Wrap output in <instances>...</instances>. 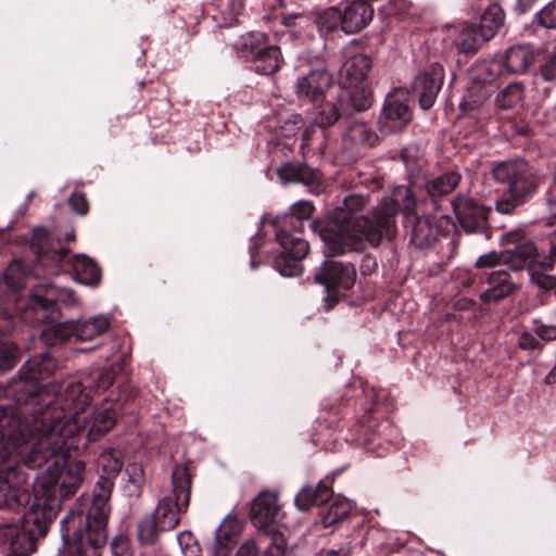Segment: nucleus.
<instances>
[{
	"label": "nucleus",
	"instance_id": "1",
	"mask_svg": "<svg viewBox=\"0 0 556 556\" xmlns=\"http://www.w3.org/2000/svg\"><path fill=\"white\" fill-rule=\"evenodd\" d=\"M46 432H34L25 446L24 463L29 467L47 465L45 473L35 485L33 502L25 511L27 521L37 525V533L49 530L52 521L61 509L62 498L76 493L85 478V464L81 460L66 462L71 448L77 447L74 424Z\"/></svg>",
	"mask_w": 556,
	"mask_h": 556
},
{
	"label": "nucleus",
	"instance_id": "2",
	"mask_svg": "<svg viewBox=\"0 0 556 556\" xmlns=\"http://www.w3.org/2000/svg\"><path fill=\"white\" fill-rule=\"evenodd\" d=\"M414 206L412 191L403 186L394 188L391 195L375 207L369 195L352 193L329 213L326 224L314 220L312 228L332 255L361 252L368 245L377 247L383 237L391 239L395 235L399 211L408 218Z\"/></svg>",
	"mask_w": 556,
	"mask_h": 556
},
{
	"label": "nucleus",
	"instance_id": "3",
	"mask_svg": "<svg viewBox=\"0 0 556 556\" xmlns=\"http://www.w3.org/2000/svg\"><path fill=\"white\" fill-rule=\"evenodd\" d=\"M99 466L108 477L99 478L86 516L70 511L61 520L62 539L71 543L76 556H101L106 542V525L111 511L109 501L114 485L110 476L121 471V454L113 450L101 453Z\"/></svg>",
	"mask_w": 556,
	"mask_h": 556
},
{
	"label": "nucleus",
	"instance_id": "4",
	"mask_svg": "<svg viewBox=\"0 0 556 556\" xmlns=\"http://www.w3.org/2000/svg\"><path fill=\"white\" fill-rule=\"evenodd\" d=\"M496 181L508 187L510 199L496 202V210L502 214L511 213L527 197L533 194L539 185V178L532 168L523 161H504L493 168Z\"/></svg>",
	"mask_w": 556,
	"mask_h": 556
},
{
	"label": "nucleus",
	"instance_id": "5",
	"mask_svg": "<svg viewBox=\"0 0 556 556\" xmlns=\"http://www.w3.org/2000/svg\"><path fill=\"white\" fill-rule=\"evenodd\" d=\"M33 496L27 488V476L11 453L0 454V509L22 514L30 506Z\"/></svg>",
	"mask_w": 556,
	"mask_h": 556
},
{
	"label": "nucleus",
	"instance_id": "6",
	"mask_svg": "<svg viewBox=\"0 0 556 556\" xmlns=\"http://www.w3.org/2000/svg\"><path fill=\"white\" fill-rule=\"evenodd\" d=\"M191 478L186 466H176L172 471V491L162 496L150 514L162 523L161 528L173 530L190 502Z\"/></svg>",
	"mask_w": 556,
	"mask_h": 556
},
{
	"label": "nucleus",
	"instance_id": "7",
	"mask_svg": "<svg viewBox=\"0 0 556 556\" xmlns=\"http://www.w3.org/2000/svg\"><path fill=\"white\" fill-rule=\"evenodd\" d=\"M15 301L22 320L29 324L43 323L49 307L53 304L62 303L71 306L77 303V299L70 289L54 285L47 287L43 295H30L26 304L21 299Z\"/></svg>",
	"mask_w": 556,
	"mask_h": 556
},
{
	"label": "nucleus",
	"instance_id": "8",
	"mask_svg": "<svg viewBox=\"0 0 556 556\" xmlns=\"http://www.w3.org/2000/svg\"><path fill=\"white\" fill-rule=\"evenodd\" d=\"M54 368L53 359L48 355H42L40 359L27 361L18 371V378L9 383L8 392L14 396L18 404L27 402L37 395L39 388L38 381L49 376Z\"/></svg>",
	"mask_w": 556,
	"mask_h": 556
},
{
	"label": "nucleus",
	"instance_id": "9",
	"mask_svg": "<svg viewBox=\"0 0 556 556\" xmlns=\"http://www.w3.org/2000/svg\"><path fill=\"white\" fill-rule=\"evenodd\" d=\"M276 238L281 247L280 255L276 260L278 271L286 277L300 275L302 273L301 260L308 253V243L283 227L277 229Z\"/></svg>",
	"mask_w": 556,
	"mask_h": 556
},
{
	"label": "nucleus",
	"instance_id": "10",
	"mask_svg": "<svg viewBox=\"0 0 556 556\" xmlns=\"http://www.w3.org/2000/svg\"><path fill=\"white\" fill-rule=\"evenodd\" d=\"M412 118L408 92L402 88L393 89L384 99L379 117L380 131L386 135L401 131L410 123Z\"/></svg>",
	"mask_w": 556,
	"mask_h": 556
},
{
	"label": "nucleus",
	"instance_id": "11",
	"mask_svg": "<svg viewBox=\"0 0 556 556\" xmlns=\"http://www.w3.org/2000/svg\"><path fill=\"white\" fill-rule=\"evenodd\" d=\"M63 397L70 410V417L65 419L56 418L50 422L42 420L40 427L37 428L35 432H46L51 431V429L54 431L56 427L59 428V426L62 425L63 428L70 422L77 427L76 434L79 432L81 415L84 414L85 407L90 403V396L84 391V387L80 382L72 381L67 384ZM61 431L64 432L63 429Z\"/></svg>",
	"mask_w": 556,
	"mask_h": 556
},
{
	"label": "nucleus",
	"instance_id": "12",
	"mask_svg": "<svg viewBox=\"0 0 556 556\" xmlns=\"http://www.w3.org/2000/svg\"><path fill=\"white\" fill-rule=\"evenodd\" d=\"M37 525H30L24 515V527L7 525L0 529V541L9 546L7 556H28L35 549L36 541L43 538L48 530L37 533Z\"/></svg>",
	"mask_w": 556,
	"mask_h": 556
},
{
	"label": "nucleus",
	"instance_id": "13",
	"mask_svg": "<svg viewBox=\"0 0 556 556\" xmlns=\"http://www.w3.org/2000/svg\"><path fill=\"white\" fill-rule=\"evenodd\" d=\"M355 269L349 264H342L334 261L326 260L324 262L321 273L315 276V281L325 286L329 298L326 302V308L330 309L336 303L333 299L337 290L350 289L355 280Z\"/></svg>",
	"mask_w": 556,
	"mask_h": 556
},
{
	"label": "nucleus",
	"instance_id": "14",
	"mask_svg": "<svg viewBox=\"0 0 556 556\" xmlns=\"http://www.w3.org/2000/svg\"><path fill=\"white\" fill-rule=\"evenodd\" d=\"M453 227L452 220L444 214L422 215L414 220L410 241L415 247L426 249Z\"/></svg>",
	"mask_w": 556,
	"mask_h": 556
},
{
	"label": "nucleus",
	"instance_id": "15",
	"mask_svg": "<svg viewBox=\"0 0 556 556\" xmlns=\"http://www.w3.org/2000/svg\"><path fill=\"white\" fill-rule=\"evenodd\" d=\"M330 14L341 21V29L346 34H354L365 28L374 16L370 4L355 0L346 3L341 10H332Z\"/></svg>",
	"mask_w": 556,
	"mask_h": 556
},
{
	"label": "nucleus",
	"instance_id": "16",
	"mask_svg": "<svg viewBox=\"0 0 556 556\" xmlns=\"http://www.w3.org/2000/svg\"><path fill=\"white\" fill-rule=\"evenodd\" d=\"M344 61L340 67L341 77L346 78L349 86L361 83L370 70V59L358 51V46L352 41L343 49Z\"/></svg>",
	"mask_w": 556,
	"mask_h": 556
},
{
	"label": "nucleus",
	"instance_id": "17",
	"mask_svg": "<svg viewBox=\"0 0 556 556\" xmlns=\"http://www.w3.org/2000/svg\"><path fill=\"white\" fill-rule=\"evenodd\" d=\"M452 205L458 223L467 232H476L483 228L486 211L484 207L478 205L471 198L458 195L452 202Z\"/></svg>",
	"mask_w": 556,
	"mask_h": 556
},
{
	"label": "nucleus",
	"instance_id": "18",
	"mask_svg": "<svg viewBox=\"0 0 556 556\" xmlns=\"http://www.w3.org/2000/svg\"><path fill=\"white\" fill-rule=\"evenodd\" d=\"M332 75L323 68L311 71L307 75L299 77L296 93L309 101H318L332 86Z\"/></svg>",
	"mask_w": 556,
	"mask_h": 556
},
{
	"label": "nucleus",
	"instance_id": "19",
	"mask_svg": "<svg viewBox=\"0 0 556 556\" xmlns=\"http://www.w3.org/2000/svg\"><path fill=\"white\" fill-rule=\"evenodd\" d=\"M443 70L437 65L429 72L418 75L414 81V91L419 98V104L424 110L430 109L441 89Z\"/></svg>",
	"mask_w": 556,
	"mask_h": 556
},
{
	"label": "nucleus",
	"instance_id": "20",
	"mask_svg": "<svg viewBox=\"0 0 556 556\" xmlns=\"http://www.w3.org/2000/svg\"><path fill=\"white\" fill-rule=\"evenodd\" d=\"M279 511L278 497L273 492H262L254 498L250 509V518L252 523L264 529L275 522Z\"/></svg>",
	"mask_w": 556,
	"mask_h": 556
},
{
	"label": "nucleus",
	"instance_id": "21",
	"mask_svg": "<svg viewBox=\"0 0 556 556\" xmlns=\"http://www.w3.org/2000/svg\"><path fill=\"white\" fill-rule=\"evenodd\" d=\"M116 417V407L113 405L98 408L91 416L81 415L79 431L88 428L91 437L102 435L113 428Z\"/></svg>",
	"mask_w": 556,
	"mask_h": 556
},
{
	"label": "nucleus",
	"instance_id": "22",
	"mask_svg": "<svg viewBox=\"0 0 556 556\" xmlns=\"http://www.w3.org/2000/svg\"><path fill=\"white\" fill-rule=\"evenodd\" d=\"M452 36L454 46L462 53H473L488 41L479 26L466 23L454 27Z\"/></svg>",
	"mask_w": 556,
	"mask_h": 556
},
{
	"label": "nucleus",
	"instance_id": "23",
	"mask_svg": "<svg viewBox=\"0 0 556 556\" xmlns=\"http://www.w3.org/2000/svg\"><path fill=\"white\" fill-rule=\"evenodd\" d=\"M505 265L510 270H519L525 267H536L539 262H543L532 242H525L517 245L511 251H504Z\"/></svg>",
	"mask_w": 556,
	"mask_h": 556
},
{
	"label": "nucleus",
	"instance_id": "24",
	"mask_svg": "<svg viewBox=\"0 0 556 556\" xmlns=\"http://www.w3.org/2000/svg\"><path fill=\"white\" fill-rule=\"evenodd\" d=\"M488 282L490 288L480 294V299L483 303L497 302L515 290V283L504 270L492 271L488 278Z\"/></svg>",
	"mask_w": 556,
	"mask_h": 556
},
{
	"label": "nucleus",
	"instance_id": "25",
	"mask_svg": "<svg viewBox=\"0 0 556 556\" xmlns=\"http://www.w3.org/2000/svg\"><path fill=\"white\" fill-rule=\"evenodd\" d=\"M331 482L328 479L320 480L315 489L304 486L295 496V505L300 510H307L313 505L321 504L329 500Z\"/></svg>",
	"mask_w": 556,
	"mask_h": 556
},
{
	"label": "nucleus",
	"instance_id": "26",
	"mask_svg": "<svg viewBox=\"0 0 556 556\" xmlns=\"http://www.w3.org/2000/svg\"><path fill=\"white\" fill-rule=\"evenodd\" d=\"M68 265L75 280L83 285H93L100 280V270L97 264L86 255H75L70 260Z\"/></svg>",
	"mask_w": 556,
	"mask_h": 556
},
{
	"label": "nucleus",
	"instance_id": "27",
	"mask_svg": "<svg viewBox=\"0 0 556 556\" xmlns=\"http://www.w3.org/2000/svg\"><path fill=\"white\" fill-rule=\"evenodd\" d=\"M533 61V51L523 45L510 47L505 54V66L509 73H525Z\"/></svg>",
	"mask_w": 556,
	"mask_h": 556
},
{
	"label": "nucleus",
	"instance_id": "28",
	"mask_svg": "<svg viewBox=\"0 0 556 556\" xmlns=\"http://www.w3.org/2000/svg\"><path fill=\"white\" fill-rule=\"evenodd\" d=\"M330 502L326 510L321 514L320 522L324 528L336 526L344 520L351 513L352 503L340 495L330 497Z\"/></svg>",
	"mask_w": 556,
	"mask_h": 556
},
{
	"label": "nucleus",
	"instance_id": "29",
	"mask_svg": "<svg viewBox=\"0 0 556 556\" xmlns=\"http://www.w3.org/2000/svg\"><path fill=\"white\" fill-rule=\"evenodd\" d=\"M277 174L283 184L301 182L311 186L317 179L316 172L306 165L285 164L277 169Z\"/></svg>",
	"mask_w": 556,
	"mask_h": 556
},
{
	"label": "nucleus",
	"instance_id": "30",
	"mask_svg": "<svg viewBox=\"0 0 556 556\" xmlns=\"http://www.w3.org/2000/svg\"><path fill=\"white\" fill-rule=\"evenodd\" d=\"M281 53L278 47L268 46L256 51L254 68L263 75L274 74L280 66Z\"/></svg>",
	"mask_w": 556,
	"mask_h": 556
},
{
	"label": "nucleus",
	"instance_id": "31",
	"mask_svg": "<svg viewBox=\"0 0 556 556\" xmlns=\"http://www.w3.org/2000/svg\"><path fill=\"white\" fill-rule=\"evenodd\" d=\"M162 523L157 521L151 514L144 515L137 523V538L141 545H154L159 536L168 531L166 528H161Z\"/></svg>",
	"mask_w": 556,
	"mask_h": 556
},
{
	"label": "nucleus",
	"instance_id": "32",
	"mask_svg": "<svg viewBox=\"0 0 556 556\" xmlns=\"http://www.w3.org/2000/svg\"><path fill=\"white\" fill-rule=\"evenodd\" d=\"M504 18L502 8L496 3H492L482 13L478 26L484 37L490 40L504 24Z\"/></svg>",
	"mask_w": 556,
	"mask_h": 556
},
{
	"label": "nucleus",
	"instance_id": "33",
	"mask_svg": "<svg viewBox=\"0 0 556 556\" xmlns=\"http://www.w3.org/2000/svg\"><path fill=\"white\" fill-rule=\"evenodd\" d=\"M109 328V319L104 316H96L76 323L75 339L88 341L100 336Z\"/></svg>",
	"mask_w": 556,
	"mask_h": 556
},
{
	"label": "nucleus",
	"instance_id": "34",
	"mask_svg": "<svg viewBox=\"0 0 556 556\" xmlns=\"http://www.w3.org/2000/svg\"><path fill=\"white\" fill-rule=\"evenodd\" d=\"M25 269L20 261L12 262L0 280V293L11 292L14 294L24 286Z\"/></svg>",
	"mask_w": 556,
	"mask_h": 556
},
{
	"label": "nucleus",
	"instance_id": "35",
	"mask_svg": "<svg viewBox=\"0 0 556 556\" xmlns=\"http://www.w3.org/2000/svg\"><path fill=\"white\" fill-rule=\"evenodd\" d=\"M346 110L344 105V97L339 94L337 101H327L323 104L314 116V123L319 127L333 125L340 117L341 111Z\"/></svg>",
	"mask_w": 556,
	"mask_h": 556
},
{
	"label": "nucleus",
	"instance_id": "36",
	"mask_svg": "<svg viewBox=\"0 0 556 556\" xmlns=\"http://www.w3.org/2000/svg\"><path fill=\"white\" fill-rule=\"evenodd\" d=\"M344 139L354 144L371 147L378 141V136L366 123L354 122L345 132Z\"/></svg>",
	"mask_w": 556,
	"mask_h": 556
},
{
	"label": "nucleus",
	"instance_id": "37",
	"mask_svg": "<svg viewBox=\"0 0 556 556\" xmlns=\"http://www.w3.org/2000/svg\"><path fill=\"white\" fill-rule=\"evenodd\" d=\"M76 323L63 321L54 325H47L42 331V337L52 344L64 342L75 338Z\"/></svg>",
	"mask_w": 556,
	"mask_h": 556
},
{
	"label": "nucleus",
	"instance_id": "38",
	"mask_svg": "<svg viewBox=\"0 0 556 556\" xmlns=\"http://www.w3.org/2000/svg\"><path fill=\"white\" fill-rule=\"evenodd\" d=\"M281 22L289 29L290 35L298 38L313 29L312 18L304 13L285 14Z\"/></svg>",
	"mask_w": 556,
	"mask_h": 556
},
{
	"label": "nucleus",
	"instance_id": "39",
	"mask_svg": "<svg viewBox=\"0 0 556 556\" xmlns=\"http://www.w3.org/2000/svg\"><path fill=\"white\" fill-rule=\"evenodd\" d=\"M460 176L455 172L445 173L432 179L427 185V190L431 195H443L450 193L458 185Z\"/></svg>",
	"mask_w": 556,
	"mask_h": 556
},
{
	"label": "nucleus",
	"instance_id": "40",
	"mask_svg": "<svg viewBox=\"0 0 556 556\" xmlns=\"http://www.w3.org/2000/svg\"><path fill=\"white\" fill-rule=\"evenodd\" d=\"M523 99V87L521 84L514 83L502 89L496 96V104L505 110L514 109L521 103Z\"/></svg>",
	"mask_w": 556,
	"mask_h": 556
},
{
	"label": "nucleus",
	"instance_id": "41",
	"mask_svg": "<svg viewBox=\"0 0 556 556\" xmlns=\"http://www.w3.org/2000/svg\"><path fill=\"white\" fill-rule=\"evenodd\" d=\"M485 102V94L481 87H475L467 91L459 103V108L465 115L475 116L481 111Z\"/></svg>",
	"mask_w": 556,
	"mask_h": 556
},
{
	"label": "nucleus",
	"instance_id": "42",
	"mask_svg": "<svg viewBox=\"0 0 556 556\" xmlns=\"http://www.w3.org/2000/svg\"><path fill=\"white\" fill-rule=\"evenodd\" d=\"M548 269H553V267L548 266L546 262H539V265L531 269V282L546 291L556 290V276L548 274Z\"/></svg>",
	"mask_w": 556,
	"mask_h": 556
},
{
	"label": "nucleus",
	"instance_id": "43",
	"mask_svg": "<svg viewBox=\"0 0 556 556\" xmlns=\"http://www.w3.org/2000/svg\"><path fill=\"white\" fill-rule=\"evenodd\" d=\"M353 89L349 93V96L342 94L344 97V102L349 99L351 105L356 111L367 110L371 105V96L365 90L363 87H358L357 84L352 86Z\"/></svg>",
	"mask_w": 556,
	"mask_h": 556
},
{
	"label": "nucleus",
	"instance_id": "44",
	"mask_svg": "<svg viewBox=\"0 0 556 556\" xmlns=\"http://www.w3.org/2000/svg\"><path fill=\"white\" fill-rule=\"evenodd\" d=\"M314 212V206L308 201H298L289 208V215L298 220L308 219Z\"/></svg>",
	"mask_w": 556,
	"mask_h": 556
},
{
	"label": "nucleus",
	"instance_id": "45",
	"mask_svg": "<svg viewBox=\"0 0 556 556\" xmlns=\"http://www.w3.org/2000/svg\"><path fill=\"white\" fill-rule=\"evenodd\" d=\"M16 349L9 344L0 345V372L11 369L15 365Z\"/></svg>",
	"mask_w": 556,
	"mask_h": 556
},
{
	"label": "nucleus",
	"instance_id": "46",
	"mask_svg": "<svg viewBox=\"0 0 556 556\" xmlns=\"http://www.w3.org/2000/svg\"><path fill=\"white\" fill-rule=\"evenodd\" d=\"M539 21L546 28H556V0L551 1L540 11Z\"/></svg>",
	"mask_w": 556,
	"mask_h": 556
},
{
	"label": "nucleus",
	"instance_id": "47",
	"mask_svg": "<svg viewBox=\"0 0 556 556\" xmlns=\"http://www.w3.org/2000/svg\"><path fill=\"white\" fill-rule=\"evenodd\" d=\"M113 382V372L109 369L99 370L94 374V378L90 387L97 392L106 390Z\"/></svg>",
	"mask_w": 556,
	"mask_h": 556
},
{
	"label": "nucleus",
	"instance_id": "48",
	"mask_svg": "<svg viewBox=\"0 0 556 556\" xmlns=\"http://www.w3.org/2000/svg\"><path fill=\"white\" fill-rule=\"evenodd\" d=\"M496 265H505L504 252H490L481 255L477 262L476 266L479 268H488Z\"/></svg>",
	"mask_w": 556,
	"mask_h": 556
},
{
	"label": "nucleus",
	"instance_id": "49",
	"mask_svg": "<svg viewBox=\"0 0 556 556\" xmlns=\"http://www.w3.org/2000/svg\"><path fill=\"white\" fill-rule=\"evenodd\" d=\"M225 523L220 525L215 531V545L213 556H228L227 533L224 531Z\"/></svg>",
	"mask_w": 556,
	"mask_h": 556
},
{
	"label": "nucleus",
	"instance_id": "50",
	"mask_svg": "<svg viewBox=\"0 0 556 556\" xmlns=\"http://www.w3.org/2000/svg\"><path fill=\"white\" fill-rule=\"evenodd\" d=\"M68 202L72 210L79 215H85L89 210L88 201L83 193H73Z\"/></svg>",
	"mask_w": 556,
	"mask_h": 556
},
{
	"label": "nucleus",
	"instance_id": "51",
	"mask_svg": "<svg viewBox=\"0 0 556 556\" xmlns=\"http://www.w3.org/2000/svg\"><path fill=\"white\" fill-rule=\"evenodd\" d=\"M540 74L546 81L556 80V52L541 66Z\"/></svg>",
	"mask_w": 556,
	"mask_h": 556
},
{
	"label": "nucleus",
	"instance_id": "52",
	"mask_svg": "<svg viewBox=\"0 0 556 556\" xmlns=\"http://www.w3.org/2000/svg\"><path fill=\"white\" fill-rule=\"evenodd\" d=\"M534 331L539 338L542 340H556V326L545 325V324H536Z\"/></svg>",
	"mask_w": 556,
	"mask_h": 556
},
{
	"label": "nucleus",
	"instance_id": "53",
	"mask_svg": "<svg viewBox=\"0 0 556 556\" xmlns=\"http://www.w3.org/2000/svg\"><path fill=\"white\" fill-rule=\"evenodd\" d=\"M332 10H341V8L331 7L327 9L320 16L321 26H325L329 30H332L338 27L341 28V21L334 20V17L330 14Z\"/></svg>",
	"mask_w": 556,
	"mask_h": 556
},
{
	"label": "nucleus",
	"instance_id": "54",
	"mask_svg": "<svg viewBox=\"0 0 556 556\" xmlns=\"http://www.w3.org/2000/svg\"><path fill=\"white\" fill-rule=\"evenodd\" d=\"M236 556H260V547L254 541H247L239 547Z\"/></svg>",
	"mask_w": 556,
	"mask_h": 556
},
{
	"label": "nucleus",
	"instance_id": "55",
	"mask_svg": "<svg viewBox=\"0 0 556 556\" xmlns=\"http://www.w3.org/2000/svg\"><path fill=\"white\" fill-rule=\"evenodd\" d=\"M518 344L523 350H530L536 348L538 341L531 333L522 332L519 337Z\"/></svg>",
	"mask_w": 556,
	"mask_h": 556
},
{
	"label": "nucleus",
	"instance_id": "56",
	"mask_svg": "<svg viewBox=\"0 0 556 556\" xmlns=\"http://www.w3.org/2000/svg\"><path fill=\"white\" fill-rule=\"evenodd\" d=\"M267 556H288L285 544H275L267 551Z\"/></svg>",
	"mask_w": 556,
	"mask_h": 556
},
{
	"label": "nucleus",
	"instance_id": "57",
	"mask_svg": "<svg viewBox=\"0 0 556 556\" xmlns=\"http://www.w3.org/2000/svg\"><path fill=\"white\" fill-rule=\"evenodd\" d=\"M543 262H546L548 266L553 267L556 264V244L551 245L549 255L543 257Z\"/></svg>",
	"mask_w": 556,
	"mask_h": 556
},
{
	"label": "nucleus",
	"instance_id": "58",
	"mask_svg": "<svg viewBox=\"0 0 556 556\" xmlns=\"http://www.w3.org/2000/svg\"><path fill=\"white\" fill-rule=\"evenodd\" d=\"M191 534L188 533V532H181L178 534L177 536V541L178 543L180 544V546H186V548H188L189 546V542L191 541Z\"/></svg>",
	"mask_w": 556,
	"mask_h": 556
},
{
	"label": "nucleus",
	"instance_id": "59",
	"mask_svg": "<svg viewBox=\"0 0 556 556\" xmlns=\"http://www.w3.org/2000/svg\"><path fill=\"white\" fill-rule=\"evenodd\" d=\"M67 256V251L66 250H60L59 252H55L53 257L54 260L60 263V265L62 266V268H64V270H66V268L64 267V261Z\"/></svg>",
	"mask_w": 556,
	"mask_h": 556
},
{
	"label": "nucleus",
	"instance_id": "60",
	"mask_svg": "<svg viewBox=\"0 0 556 556\" xmlns=\"http://www.w3.org/2000/svg\"><path fill=\"white\" fill-rule=\"evenodd\" d=\"M545 382L546 383H554V382H556V365L554 366V368L545 377Z\"/></svg>",
	"mask_w": 556,
	"mask_h": 556
},
{
	"label": "nucleus",
	"instance_id": "61",
	"mask_svg": "<svg viewBox=\"0 0 556 556\" xmlns=\"http://www.w3.org/2000/svg\"><path fill=\"white\" fill-rule=\"evenodd\" d=\"M482 66L485 67L486 70H490L493 73L495 70L500 67V63L496 61H491L489 63H484Z\"/></svg>",
	"mask_w": 556,
	"mask_h": 556
},
{
	"label": "nucleus",
	"instance_id": "62",
	"mask_svg": "<svg viewBox=\"0 0 556 556\" xmlns=\"http://www.w3.org/2000/svg\"><path fill=\"white\" fill-rule=\"evenodd\" d=\"M47 232L43 228H37L35 229V239L39 240L41 237H46Z\"/></svg>",
	"mask_w": 556,
	"mask_h": 556
},
{
	"label": "nucleus",
	"instance_id": "63",
	"mask_svg": "<svg viewBox=\"0 0 556 556\" xmlns=\"http://www.w3.org/2000/svg\"><path fill=\"white\" fill-rule=\"evenodd\" d=\"M518 233L509 232L505 236L507 241L515 242L517 240Z\"/></svg>",
	"mask_w": 556,
	"mask_h": 556
},
{
	"label": "nucleus",
	"instance_id": "64",
	"mask_svg": "<svg viewBox=\"0 0 556 556\" xmlns=\"http://www.w3.org/2000/svg\"><path fill=\"white\" fill-rule=\"evenodd\" d=\"M317 556H339L334 551L321 552Z\"/></svg>",
	"mask_w": 556,
	"mask_h": 556
}]
</instances>
